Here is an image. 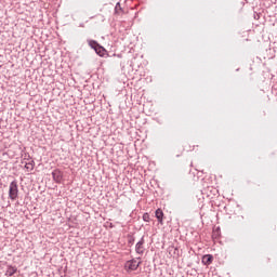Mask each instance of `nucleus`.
I'll return each instance as SVG.
<instances>
[{
	"instance_id": "obj_1",
	"label": "nucleus",
	"mask_w": 277,
	"mask_h": 277,
	"mask_svg": "<svg viewBox=\"0 0 277 277\" xmlns=\"http://www.w3.org/2000/svg\"><path fill=\"white\" fill-rule=\"evenodd\" d=\"M9 198L16 200L18 198V183L16 181L11 182L9 188Z\"/></svg>"
},
{
	"instance_id": "obj_2",
	"label": "nucleus",
	"mask_w": 277,
	"mask_h": 277,
	"mask_svg": "<svg viewBox=\"0 0 277 277\" xmlns=\"http://www.w3.org/2000/svg\"><path fill=\"white\" fill-rule=\"evenodd\" d=\"M140 265H142V262L137 263V260L132 259V260L127 261L126 269L128 272H135L137 269V267H140Z\"/></svg>"
},
{
	"instance_id": "obj_3",
	"label": "nucleus",
	"mask_w": 277,
	"mask_h": 277,
	"mask_svg": "<svg viewBox=\"0 0 277 277\" xmlns=\"http://www.w3.org/2000/svg\"><path fill=\"white\" fill-rule=\"evenodd\" d=\"M146 243V240L144 239V236L140 239L138 242L135 245V252L136 254H140L141 256L144 255V252H146V247L144 245Z\"/></svg>"
},
{
	"instance_id": "obj_4",
	"label": "nucleus",
	"mask_w": 277,
	"mask_h": 277,
	"mask_svg": "<svg viewBox=\"0 0 277 277\" xmlns=\"http://www.w3.org/2000/svg\"><path fill=\"white\" fill-rule=\"evenodd\" d=\"M52 176L55 181V183H62L64 175L62 174V171L60 169H56L52 172Z\"/></svg>"
},
{
	"instance_id": "obj_5",
	"label": "nucleus",
	"mask_w": 277,
	"mask_h": 277,
	"mask_svg": "<svg viewBox=\"0 0 277 277\" xmlns=\"http://www.w3.org/2000/svg\"><path fill=\"white\" fill-rule=\"evenodd\" d=\"M94 51L96 55H100V57H105V55L107 54V50H105L101 44Z\"/></svg>"
},
{
	"instance_id": "obj_6",
	"label": "nucleus",
	"mask_w": 277,
	"mask_h": 277,
	"mask_svg": "<svg viewBox=\"0 0 277 277\" xmlns=\"http://www.w3.org/2000/svg\"><path fill=\"white\" fill-rule=\"evenodd\" d=\"M203 265H211L213 263V255L207 254L202 258Z\"/></svg>"
},
{
	"instance_id": "obj_7",
	"label": "nucleus",
	"mask_w": 277,
	"mask_h": 277,
	"mask_svg": "<svg viewBox=\"0 0 277 277\" xmlns=\"http://www.w3.org/2000/svg\"><path fill=\"white\" fill-rule=\"evenodd\" d=\"M156 217H157L159 224H163V210L162 209L156 210Z\"/></svg>"
},
{
	"instance_id": "obj_8",
	"label": "nucleus",
	"mask_w": 277,
	"mask_h": 277,
	"mask_svg": "<svg viewBox=\"0 0 277 277\" xmlns=\"http://www.w3.org/2000/svg\"><path fill=\"white\" fill-rule=\"evenodd\" d=\"M16 272H18V268H16V266H8L5 276H13Z\"/></svg>"
},
{
	"instance_id": "obj_9",
	"label": "nucleus",
	"mask_w": 277,
	"mask_h": 277,
	"mask_svg": "<svg viewBox=\"0 0 277 277\" xmlns=\"http://www.w3.org/2000/svg\"><path fill=\"white\" fill-rule=\"evenodd\" d=\"M35 167H36V162L34 160L25 163V169L27 170V172H31Z\"/></svg>"
},
{
	"instance_id": "obj_10",
	"label": "nucleus",
	"mask_w": 277,
	"mask_h": 277,
	"mask_svg": "<svg viewBox=\"0 0 277 277\" xmlns=\"http://www.w3.org/2000/svg\"><path fill=\"white\" fill-rule=\"evenodd\" d=\"M88 44H89V47H91V49H93L94 51H95L96 48L100 47V43H98L96 40H92V39L88 40Z\"/></svg>"
},
{
	"instance_id": "obj_11",
	"label": "nucleus",
	"mask_w": 277,
	"mask_h": 277,
	"mask_svg": "<svg viewBox=\"0 0 277 277\" xmlns=\"http://www.w3.org/2000/svg\"><path fill=\"white\" fill-rule=\"evenodd\" d=\"M122 12V6L120 5V2H118L115 6V14H120Z\"/></svg>"
},
{
	"instance_id": "obj_12",
	"label": "nucleus",
	"mask_w": 277,
	"mask_h": 277,
	"mask_svg": "<svg viewBox=\"0 0 277 277\" xmlns=\"http://www.w3.org/2000/svg\"><path fill=\"white\" fill-rule=\"evenodd\" d=\"M128 243H129V246H133V243H135V237L128 236Z\"/></svg>"
},
{
	"instance_id": "obj_13",
	"label": "nucleus",
	"mask_w": 277,
	"mask_h": 277,
	"mask_svg": "<svg viewBox=\"0 0 277 277\" xmlns=\"http://www.w3.org/2000/svg\"><path fill=\"white\" fill-rule=\"evenodd\" d=\"M143 220H144V222H150V214L144 213L143 214Z\"/></svg>"
},
{
	"instance_id": "obj_14",
	"label": "nucleus",
	"mask_w": 277,
	"mask_h": 277,
	"mask_svg": "<svg viewBox=\"0 0 277 277\" xmlns=\"http://www.w3.org/2000/svg\"><path fill=\"white\" fill-rule=\"evenodd\" d=\"M24 159L29 161V159H31V157L29 156V154H24Z\"/></svg>"
}]
</instances>
